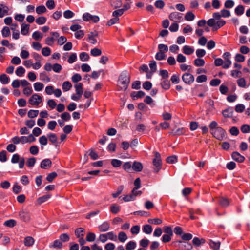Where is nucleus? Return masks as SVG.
I'll return each instance as SVG.
<instances>
[{"mask_svg":"<svg viewBox=\"0 0 250 250\" xmlns=\"http://www.w3.org/2000/svg\"><path fill=\"white\" fill-rule=\"evenodd\" d=\"M233 113L232 107H229L222 111L223 117L225 118H231Z\"/></svg>","mask_w":250,"mask_h":250,"instance_id":"obj_9","label":"nucleus"},{"mask_svg":"<svg viewBox=\"0 0 250 250\" xmlns=\"http://www.w3.org/2000/svg\"><path fill=\"white\" fill-rule=\"evenodd\" d=\"M52 162L49 159L43 160L41 163V167L42 169H48L51 167Z\"/></svg>","mask_w":250,"mask_h":250,"instance_id":"obj_11","label":"nucleus"},{"mask_svg":"<svg viewBox=\"0 0 250 250\" xmlns=\"http://www.w3.org/2000/svg\"><path fill=\"white\" fill-rule=\"evenodd\" d=\"M241 131L244 133H248L250 131V126L247 124L242 125Z\"/></svg>","mask_w":250,"mask_h":250,"instance_id":"obj_61","label":"nucleus"},{"mask_svg":"<svg viewBox=\"0 0 250 250\" xmlns=\"http://www.w3.org/2000/svg\"><path fill=\"white\" fill-rule=\"evenodd\" d=\"M136 246V244L135 242L131 241H129L126 245V250H134Z\"/></svg>","mask_w":250,"mask_h":250,"instance_id":"obj_46","label":"nucleus"},{"mask_svg":"<svg viewBox=\"0 0 250 250\" xmlns=\"http://www.w3.org/2000/svg\"><path fill=\"white\" fill-rule=\"evenodd\" d=\"M231 156L234 160L239 163H242L245 160V157L237 151L233 152Z\"/></svg>","mask_w":250,"mask_h":250,"instance_id":"obj_10","label":"nucleus"},{"mask_svg":"<svg viewBox=\"0 0 250 250\" xmlns=\"http://www.w3.org/2000/svg\"><path fill=\"white\" fill-rule=\"evenodd\" d=\"M34 87L35 91H40L43 88L44 85L40 82H36L34 84Z\"/></svg>","mask_w":250,"mask_h":250,"instance_id":"obj_39","label":"nucleus"},{"mask_svg":"<svg viewBox=\"0 0 250 250\" xmlns=\"http://www.w3.org/2000/svg\"><path fill=\"white\" fill-rule=\"evenodd\" d=\"M161 85L163 89L168 90L170 87V82L167 79H165L161 83Z\"/></svg>","mask_w":250,"mask_h":250,"instance_id":"obj_26","label":"nucleus"},{"mask_svg":"<svg viewBox=\"0 0 250 250\" xmlns=\"http://www.w3.org/2000/svg\"><path fill=\"white\" fill-rule=\"evenodd\" d=\"M25 69L22 66H20L17 68L15 73L17 76L22 77L25 73Z\"/></svg>","mask_w":250,"mask_h":250,"instance_id":"obj_37","label":"nucleus"},{"mask_svg":"<svg viewBox=\"0 0 250 250\" xmlns=\"http://www.w3.org/2000/svg\"><path fill=\"white\" fill-rule=\"evenodd\" d=\"M182 51L185 54L187 55H190L193 53L194 49L193 47L190 46L185 45L183 47Z\"/></svg>","mask_w":250,"mask_h":250,"instance_id":"obj_15","label":"nucleus"},{"mask_svg":"<svg viewBox=\"0 0 250 250\" xmlns=\"http://www.w3.org/2000/svg\"><path fill=\"white\" fill-rule=\"evenodd\" d=\"M84 229L82 228L77 229L75 231V233L77 238L83 237L84 235Z\"/></svg>","mask_w":250,"mask_h":250,"instance_id":"obj_34","label":"nucleus"},{"mask_svg":"<svg viewBox=\"0 0 250 250\" xmlns=\"http://www.w3.org/2000/svg\"><path fill=\"white\" fill-rule=\"evenodd\" d=\"M169 19L174 22H179L183 20V14L174 12L170 14Z\"/></svg>","mask_w":250,"mask_h":250,"instance_id":"obj_5","label":"nucleus"},{"mask_svg":"<svg viewBox=\"0 0 250 250\" xmlns=\"http://www.w3.org/2000/svg\"><path fill=\"white\" fill-rule=\"evenodd\" d=\"M33 92L32 88L31 86L24 87L23 90V93L27 96L31 95Z\"/></svg>","mask_w":250,"mask_h":250,"instance_id":"obj_56","label":"nucleus"},{"mask_svg":"<svg viewBox=\"0 0 250 250\" xmlns=\"http://www.w3.org/2000/svg\"><path fill=\"white\" fill-rule=\"evenodd\" d=\"M183 81L187 84H191L194 81L193 75L189 73H184L182 77Z\"/></svg>","mask_w":250,"mask_h":250,"instance_id":"obj_6","label":"nucleus"},{"mask_svg":"<svg viewBox=\"0 0 250 250\" xmlns=\"http://www.w3.org/2000/svg\"><path fill=\"white\" fill-rule=\"evenodd\" d=\"M226 24L224 20H220L216 22L215 26L214 27V31L217 30Z\"/></svg>","mask_w":250,"mask_h":250,"instance_id":"obj_40","label":"nucleus"},{"mask_svg":"<svg viewBox=\"0 0 250 250\" xmlns=\"http://www.w3.org/2000/svg\"><path fill=\"white\" fill-rule=\"evenodd\" d=\"M42 101V97L40 95L36 93L33 94L28 100L29 104L35 106H38Z\"/></svg>","mask_w":250,"mask_h":250,"instance_id":"obj_4","label":"nucleus"},{"mask_svg":"<svg viewBox=\"0 0 250 250\" xmlns=\"http://www.w3.org/2000/svg\"><path fill=\"white\" fill-rule=\"evenodd\" d=\"M38 110H30L28 112V117L30 118L36 117L39 114Z\"/></svg>","mask_w":250,"mask_h":250,"instance_id":"obj_41","label":"nucleus"},{"mask_svg":"<svg viewBox=\"0 0 250 250\" xmlns=\"http://www.w3.org/2000/svg\"><path fill=\"white\" fill-rule=\"evenodd\" d=\"M46 11L47 9L46 7L43 5L38 6L36 8V12L39 15L44 13Z\"/></svg>","mask_w":250,"mask_h":250,"instance_id":"obj_25","label":"nucleus"},{"mask_svg":"<svg viewBox=\"0 0 250 250\" xmlns=\"http://www.w3.org/2000/svg\"><path fill=\"white\" fill-rule=\"evenodd\" d=\"M62 246L63 245L61 241L57 239L53 242V244L50 246V247L51 248L61 249Z\"/></svg>","mask_w":250,"mask_h":250,"instance_id":"obj_18","label":"nucleus"},{"mask_svg":"<svg viewBox=\"0 0 250 250\" xmlns=\"http://www.w3.org/2000/svg\"><path fill=\"white\" fill-rule=\"evenodd\" d=\"M237 84L239 86L243 88L246 87V82L244 78H241L237 80Z\"/></svg>","mask_w":250,"mask_h":250,"instance_id":"obj_58","label":"nucleus"},{"mask_svg":"<svg viewBox=\"0 0 250 250\" xmlns=\"http://www.w3.org/2000/svg\"><path fill=\"white\" fill-rule=\"evenodd\" d=\"M19 216L21 219L25 222H28L30 220V216L29 213L25 211L21 210L19 212Z\"/></svg>","mask_w":250,"mask_h":250,"instance_id":"obj_8","label":"nucleus"},{"mask_svg":"<svg viewBox=\"0 0 250 250\" xmlns=\"http://www.w3.org/2000/svg\"><path fill=\"white\" fill-rule=\"evenodd\" d=\"M9 78L5 74L0 76V81L3 84H7L9 82Z\"/></svg>","mask_w":250,"mask_h":250,"instance_id":"obj_30","label":"nucleus"},{"mask_svg":"<svg viewBox=\"0 0 250 250\" xmlns=\"http://www.w3.org/2000/svg\"><path fill=\"white\" fill-rule=\"evenodd\" d=\"M209 246L213 250H217L220 248V242H215L211 240H209Z\"/></svg>","mask_w":250,"mask_h":250,"instance_id":"obj_22","label":"nucleus"},{"mask_svg":"<svg viewBox=\"0 0 250 250\" xmlns=\"http://www.w3.org/2000/svg\"><path fill=\"white\" fill-rule=\"evenodd\" d=\"M96 236L94 233L90 232L88 233L86 237V240L88 242H93L95 239Z\"/></svg>","mask_w":250,"mask_h":250,"instance_id":"obj_59","label":"nucleus"},{"mask_svg":"<svg viewBox=\"0 0 250 250\" xmlns=\"http://www.w3.org/2000/svg\"><path fill=\"white\" fill-rule=\"evenodd\" d=\"M72 87V84L69 81L64 82L62 85V88L64 91H67Z\"/></svg>","mask_w":250,"mask_h":250,"instance_id":"obj_38","label":"nucleus"},{"mask_svg":"<svg viewBox=\"0 0 250 250\" xmlns=\"http://www.w3.org/2000/svg\"><path fill=\"white\" fill-rule=\"evenodd\" d=\"M29 25L26 24H22L21 26V33L23 35L28 34L29 30Z\"/></svg>","mask_w":250,"mask_h":250,"instance_id":"obj_23","label":"nucleus"},{"mask_svg":"<svg viewBox=\"0 0 250 250\" xmlns=\"http://www.w3.org/2000/svg\"><path fill=\"white\" fill-rule=\"evenodd\" d=\"M143 231L146 234H150L152 231V228L150 225H145L143 226Z\"/></svg>","mask_w":250,"mask_h":250,"instance_id":"obj_32","label":"nucleus"},{"mask_svg":"<svg viewBox=\"0 0 250 250\" xmlns=\"http://www.w3.org/2000/svg\"><path fill=\"white\" fill-rule=\"evenodd\" d=\"M219 204L224 207H226L229 206V201L227 199L221 198L219 200Z\"/></svg>","mask_w":250,"mask_h":250,"instance_id":"obj_54","label":"nucleus"},{"mask_svg":"<svg viewBox=\"0 0 250 250\" xmlns=\"http://www.w3.org/2000/svg\"><path fill=\"white\" fill-rule=\"evenodd\" d=\"M205 62L202 59L198 58L194 61V64L197 67L203 66L205 65Z\"/></svg>","mask_w":250,"mask_h":250,"instance_id":"obj_27","label":"nucleus"},{"mask_svg":"<svg viewBox=\"0 0 250 250\" xmlns=\"http://www.w3.org/2000/svg\"><path fill=\"white\" fill-rule=\"evenodd\" d=\"M16 225V221L14 219H10L4 222V225L5 226L13 228Z\"/></svg>","mask_w":250,"mask_h":250,"instance_id":"obj_35","label":"nucleus"},{"mask_svg":"<svg viewBox=\"0 0 250 250\" xmlns=\"http://www.w3.org/2000/svg\"><path fill=\"white\" fill-rule=\"evenodd\" d=\"M145 93L142 91H139L137 92H133L131 93V97L133 100L138 99L144 97Z\"/></svg>","mask_w":250,"mask_h":250,"instance_id":"obj_16","label":"nucleus"},{"mask_svg":"<svg viewBox=\"0 0 250 250\" xmlns=\"http://www.w3.org/2000/svg\"><path fill=\"white\" fill-rule=\"evenodd\" d=\"M29 151L32 155H36L39 152V148L36 146H32L30 147Z\"/></svg>","mask_w":250,"mask_h":250,"instance_id":"obj_64","label":"nucleus"},{"mask_svg":"<svg viewBox=\"0 0 250 250\" xmlns=\"http://www.w3.org/2000/svg\"><path fill=\"white\" fill-rule=\"evenodd\" d=\"M32 37L37 41H40L43 37V35L39 31H35L32 34Z\"/></svg>","mask_w":250,"mask_h":250,"instance_id":"obj_36","label":"nucleus"},{"mask_svg":"<svg viewBox=\"0 0 250 250\" xmlns=\"http://www.w3.org/2000/svg\"><path fill=\"white\" fill-rule=\"evenodd\" d=\"M35 243V239L31 236H26L24 239V244L25 246L32 247Z\"/></svg>","mask_w":250,"mask_h":250,"instance_id":"obj_13","label":"nucleus"},{"mask_svg":"<svg viewBox=\"0 0 250 250\" xmlns=\"http://www.w3.org/2000/svg\"><path fill=\"white\" fill-rule=\"evenodd\" d=\"M210 133L213 137L220 141L223 140L225 138L226 134L225 130L221 127H219V128L211 131Z\"/></svg>","mask_w":250,"mask_h":250,"instance_id":"obj_3","label":"nucleus"},{"mask_svg":"<svg viewBox=\"0 0 250 250\" xmlns=\"http://www.w3.org/2000/svg\"><path fill=\"white\" fill-rule=\"evenodd\" d=\"M130 82V76L126 71L122 72L118 80V85L121 90L125 91L127 89Z\"/></svg>","mask_w":250,"mask_h":250,"instance_id":"obj_1","label":"nucleus"},{"mask_svg":"<svg viewBox=\"0 0 250 250\" xmlns=\"http://www.w3.org/2000/svg\"><path fill=\"white\" fill-rule=\"evenodd\" d=\"M7 152L5 150L0 152V161L5 162L7 161Z\"/></svg>","mask_w":250,"mask_h":250,"instance_id":"obj_53","label":"nucleus"},{"mask_svg":"<svg viewBox=\"0 0 250 250\" xmlns=\"http://www.w3.org/2000/svg\"><path fill=\"white\" fill-rule=\"evenodd\" d=\"M59 238L62 242H66L69 241L70 236L67 233H62L60 235Z\"/></svg>","mask_w":250,"mask_h":250,"instance_id":"obj_33","label":"nucleus"},{"mask_svg":"<svg viewBox=\"0 0 250 250\" xmlns=\"http://www.w3.org/2000/svg\"><path fill=\"white\" fill-rule=\"evenodd\" d=\"M110 228V224L107 222H104L98 227V229L101 232H105L108 230Z\"/></svg>","mask_w":250,"mask_h":250,"instance_id":"obj_14","label":"nucleus"},{"mask_svg":"<svg viewBox=\"0 0 250 250\" xmlns=\"http://www.w3.org/2000/svg\"><path fill=\"white\" fill-rule=\"evenodd\" d=\"M235 12L237 15H242L244 12V7L242 5H239L235 9Z\"/></svg>","mask_w":250,"mask_h":250,"instance_id":"obj_31","label":"nucleus"},{"mask_svg":"<svg viewBox=\"0 0 250 250\" xmlns=\"http://www.w3.org/2000/svg\"><path fill=\"white\" fill-rule=\"evenodd\" d=\"M167 162L169 164H173L177 161V158L175 155H172L168 157L167 158Z\"/></svg>","mask_w":250,"mask_h":250,"instance_id":"obj_55","label":"nucleus"},{"mask_svg":"<svg viewBox=\"0 0 250 250\" xmlns=\"http://www.w3.org/2000/svg\"><path fill=\"white\" fill-rule=\"evenodd\" d=\"M132 167L134 171L139 172L142 171L143 167L140 162L135 161L132 165Z\"/></svg>","mask_w":250,"mask_h":250,"instance_id":"obj_17","label":"nucleus"},{"mask_svg":"<svg viewBox=\"0 0 250 250\" xmlns=\"http://www.w3.org/2000/svg\"><path fill=\"white\" fill-rule=\"evenodd\" d=\"M195 18V15L192 12H187L185 16V19L187 21H192Z\"/></svg>","mask_w":250,"mask_h":250,"instance_id":"obj_28","label":"nucleus"},{"mask_svg":"<svg viewBox=\"0 0 250 250\" xmlns=\"http://www.w3.org/2000/svg\"><path fill=\"white\" fill-rule=\"evenodd\" d=\"M91 55L93 56H98L102 54V51L100 49L94 48L91 50Z\"/></svg>","mask_w":250,"mask_h":250,"instance_id":"obj_50","label":"nucleus"},{"mask_svg":"<svg viewBox=\"0 0 250 250\" xmlns=\"http://www.w3.org/2000/svg\"><path fill=\"white\" fill-rule=\"evenodd\" d=\"M234 5V2L232 0H227L225 1L224 6L226 8H231Z\"/></svg>","mask_w":250,"mask_h":250,"instance_id":"obj_62","label":"nucleus"},{"mask_svg":"<svg viewBox=\"0 0 250 250\" xmlns=\"http://www.w3.org/2000/svg\"><path fill=\"white\" fill-rule=\"evenodd\" d=\"M46 18L43 16L39 17L36 20V22L39 25L43 24L46 22Z\"/></svg>","mask_w":250,"mask_h":250,"instance_id":"obj_51","label":"nucleus"},{"mask_svg":"<svg viewBox=\"0 0 250 250\" xmlns=\"http://www.w3.org/2000/svg\"><path fill=\"white\" fill-rule=\"evenodd\" d=\"M61 117L63 121H68L71 119L70 114L67 112H63L61 115Z\"/></svg>","mask_w":250,"mask_h":250,"instance_id":"obj_47","label":"nucleus"},{"mask_svg":"<svg viewBox=\"0 0 250 250\" xmlns=\"http://www.w3.org/2000/svg\"><path fill=\"white\" fill-rule=\"evenodd\" d=\"M76 88V94L82 96L83 93V85L82 83H79L75 86Z\"/></svg>","mask_w":250,"mask_h":250,"instance_id":"obj_19","label":"nucleus"},{"mask_svg":"<svg viewBox=\"0 0 250 250\" xmlns=\"http://www.w3.org/2000/svg\"><path fill=\"white\" fill-rule=\"evenodd\" d=\"M127 239V236L124 232H120L118 234V239L121 242H125Z\"/></svg>","mask_w":250,"mask_h":250,"instance_id":"obj_29","label":"nucleus"},{"mask_svg":"<svg viewBox=\"0 0 250 250\" xmlns=\"http://www.w3.org/2000/svg\"><path fill=\"white\" fill-rule=\"evenodd\" d=\"M51 197L50 194H47L45 195H43L42 197L38 198L37 201L39 205H41L42 203L46 202L48 199H49Z\"/></svg>","mask_w":250,"mask_h":250,"instance_id":"obj_20","label":"nucleus"},{"mask_svg":"<svg viewBox=\"0 0 250 250\" xmlns=\"http://www.w3.org/2000/svg\"><path fill=\"white\" fill-rule=\"evenodd\" d=\"M155 157L153 159V170L154 172H158L162 167V161L160 154L158 152H155Z\"/></svg>","mask_w":250,"mask_h":250,"instance_id":"obj_2","label":"nucleus"},{"mask_svg":"<svg viewBox=\"0 0 250 250\" xmlns=\"http://www.w3.org/2000/svg\"><path fill=\"white\" fill-rule=\"evenodd\" d=\"M173 243H178L179 248L185 250H190L192 249V245L188 242H186L181 240H177L173 242Z\"/></svg>","mask_w":250,"mask_h":250,"instance_id":"obj_7","label":"nucleus"},{"mask_svg":"<svg viewBox=\"0 0 250 250\" xmlns=\"http://www.w3.org/2000/svg\"><path fill=\"white\" fill-rule=\"evenodd\" d=\"M2 35L3 37H7L10 35V31L9 28L5 26L1 30Z\"/></svg>","mask_w":250,"mask_h":250,"instance_id":"obj_42","label":"nucleus"},{"mask_svg":"<svg viewBox=\"0 0 250 250\" xmlns=\"http://www.w3.org/2000/svg\"><path fill=\"white\" fill-rule=\"evenodd\" d=\"M120 210V207L116 204H112L110 207V211L114 214H117Z\"/></svg>","mask_w":250,"mask_h":250,"instance_id":"obj_49","label":"nucleus"},{"mask_svg":"<svg viewBox=\"0 0 250 250\" xmlns=\"http://www.w3.org/2000/svg\"><path fill=\"white\" fill-rule=\"evenodd\" d=\"M57 176V174L55 172L49 173L46 177V180L49 182H51Z\"/></svg>","mask_w":250,"mask_h":250,"instance_id":"obj_48","label":"nucleus"},{"mask_svg":"<svg viewBox=\"0 0 250 250\" xmlns=\"http://www.w3.org/2000/svg\"><path fill=\"white\" fill-rule=\"evenodd\" d=\"M205 242L204 239H199L198 237H194L192 240L193 244L196 247H199L201 244Z\"/></svg>","mask_w":250,"mask_h":250,"instance_id":"obj_21","label":"nucleus"},{"mask_svg":"<svg viewBox=\"0 0 250 250\" xmlns=\"http://www.w3.org/2000/svg\"><path fill=\"white\" fill-rule=\"evenodd\" d=\"M79 57L82 61H87L89 59V55L86 52H82L80 54Z\"/></svg>","mask_w":250,"mask_h":250,"instance_id":"obj_44","label":"nucleus"},{"mask_svg":"<svg viewBox=\"0 0 250 250\" xmlns=\"http://www.w3.org/2000/svg\"><path fill=\"white\" fill-rule=\"evenodd\" d=\"M49 140L52 143V144H54L57 141V136L54 133H50L47 135Z\"/></svg>","mask_w":250,"mask_h":250,"instance_id":"obj_43","label":"nucleus"},{"mask_svg":"<svg viewBox=\"0 0 250 250\" xmlns=\"http://www.w3.org/2000/svg\"><path fill=\"white\" fill-rule=\"evenodd\" d=\"M209 128L210 129V133L211 132V131H213L216 128H219V126H218V123H217V122L215 121L211 122L209 125Z\"/></svg>","mask_w":250,"mask_h":250,"instance_id":"obj_45","label":"nucleus"},{"mask_svg":"<svg viewBox=\"0 0 250 250\" xmlns=\"http://www.w3.org/2000/svg\"><path fill=\"white\" fill-rule=\"evenodd\" d=\"M196 54L198 58H202L206 54V51L203 49H198L196 51Z\"/></svg>","mask_w":250,"mask_h":250,"instance_id":"obj_63","label":"nucleus"},{"mask_svg":"<svg viewBox=\"0 0 250 250\" xmlns=\"http://www.w3.org/2000/svg\"><path fill=\"white\" fill-rule=\"evenodd\" d=\"M185 133L184 128H179L176 130L173 129L170 132V134L173 136L181 135Z\"/></svg>","mask_w":250,"mask_h":250,"instance_id":"obj_24","label":"nucleus"},{"mask_svg":"<svg viewBox=\"0 0 250 250\" xmlns=\"http://www.w3.org/2000/svg\"><path fill=\"white\" fill-rule=\"evenodd\" d=\"M9 8L3 4H0V18L8 15Z\"/></svg>","mask_w":250,"mask_h":250,"instance_id":"obj_12","label":"nucleus"},{"mask_svg":"<svg viewBox=\"0 0 250 250\" xmlns=\"http://www.w3.org/2000/svg\"><path fill=\"white\" fill-rule=\"evenodd\" d=\"M111 164L113 167H117L121 166L122 162L119 160L114 159L111 160Z\"/></svg>","mask_w":250,"mask_h":250,"instance_id":"obj_52","label":"nucleus"},{"mask_svg":"<svg viewBox=\"0 0 250 250\" xmlns=\"http://www.w3.org/2000/svg\"><path fill=\"white\" fill-rule=\"evenodd\" d=\"M47 104L51 109H54L57 106V103L53 99L48 100L47 101Z\"/></svg>","mask_w":250,"mask_h":250,"instance_id":"obj_60","label":"nucleus"},{"mask_svg":"<svg viewBox=\"0 0 250 250\" xmlns=\"http://www.w3.org/2000/svg\"><path fill=\"white\" fill-rule=\"evenodd\" d=\"M62 67L59 63H55L52 65V70L56 73H59L62 70Z\"/></svg>","mask_w":250,"mask_h":250,"instance_id":"obj_57","label":"nucleus"}]
</instances>
